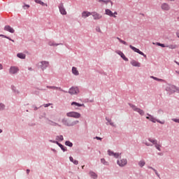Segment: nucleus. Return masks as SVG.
<instances>
[{"instance_id":"1","label":"nucleus","mask_w":179,"mask_h":179,"mask_svg":"<svg viewBox=\"0 0 179 179\" xmlns=\"http://www.w3.org/2000/svg\"><path fill=\"white\" fill-rule=\"evenodd\" d=\"M146 120H149L150 122H152L153 123L158 122V123H159L161 124H164V121L161 122L160 120H157V118L153 117V116H152V115H150L149 114H148V117H146Z\"/></svg>"},{"instance_id":"2","label":"nucleus","mask_w":179,"mask_h":179,"mask_svg":"<svg viewBox=\"0 0 179 179\" xmlns=\"http://www.w3.org/2000/svg\"><path fill=\"white\" fill-rule=\"evenodd\" d=\"M66 116L69 117H73L75 119H79L81 117V114L76 113V112H69L66 113Z\"/></svg>"},{"instance_id":"3","label":"nucleus","mask_w":179,"mask_h":179,"mask_svg":"<svg viewBox=\"0 0 179 179\" xmlns=\"http://www.w3.org/2000/svg\"><path fill=\"white\" fill-rule=\"evenodd\" d=\"M62 122L63 123V124L68 127H73L74 125L78 124V123H79V121L75 120L72 122H69L68 120L63 119V120H62Z\"/></svg>"},{"instance_id":"4","label":"nucleus","mask_w":179,"mask_h":179,"mask_svg":"<svg viewBox=\"0 0 179 179\" xmlns=\"http://www.w3.org/2000/svg\"><path fill=\"white\" fill-rule=\"evenodd\" d=\"M108 155L113 157L115 159H118L121 156V153L113 152L112 150H108Z\"/></svg>"},{"instance_id":"5","label":"nucleus","mask_w":179,"mask_h":179,"mask_svg":"<svg viewBox=\"0 0 179 179\" xmlns=\"http://www.w3.org/2000/svg\"><path fill=\"white\" fill-rule=\"evenodd\" d=\"M130 48L134 51V52H137V54L143 56V57L146 58V55H145L143 52L140 51L138 49L135 48L134 46L130 45Z\"/></svg>"},{"instance_id":"6","label":"nucleus","mask_w":179,"mask_h":179,"mask_svg":"<svg viewBox=\"0 0 179 179\" xmlns=\"http://www.w3.org/2000/svg\"><path fill=\"white\" fill-rule=\"evenodd\" d=\"M149 142H150L153 145H155V148H157V150L158 151H161V145L159 144H158L157 140H153L152 138H149Z\"/></svg>"},{"instance_id":"7","label":"nucleus","mask_w":179,"mask_h":179,"mask_svg":"<svg viewBox=\"0 0 179 179\" xmlns=\"http://www.w3.org/2000/svg\"><path fill=\"white\" fill-rule=\"evenodd\" d=\"M131 107L133 109V110L137 112L138 114H140V115H143L145 114V112L143 110H142L141 109L136 107V106L131 105Z\"/></svg>"},{"instance_id":"8","label":"nucleus","mask_w":179,"mask_h":179,"mask_svg":"<svg viewBox=\"0 0 179 179\" xmlns=\"http://www.w3.org/2000/svg\"><path fill=\"white\" fill-rule=\"evenodd\" d=\"M116 164L121 167H124L125 165H127V159H120V160L116 161Z\"/></svg>"},{"instance_id":"9","label":"nucleus","mask_w":179,"mask_h":179,"mask_svg":"<svg viewBox=\"0 0 179 179\" xmlns=\"http://www.w3.org/2000/svg\"><path fill=\"white\" fill-rule=\"evenodd\" d=\"M79 92L80 91L78 90V87H71V89H69V94L71 95H75Z\"/></svg>"},{"instance_id":"10","label":"nucleus","mask_w":179,"mask_h":179,"mask_svg":"<svg viewBox=\"0 0 179 179\" xmlns=\"http://www.w3.org/2000/svg\"><path fill=\"white\" fill-rule=\"evenodd\" d=\"M10 74H16L19 72V69L16 66H11L10 67L9 70Z\"/></svg>"},{"instance_id":"11","label":"nucleus","mask_w":179,"mask_h":179,"mask_svg":"<svg viewBox=\"0 0 179 179\" xmlns=\"http://www.w3.org/2000/svg\"><path fill=\"white\" fill-rule=\"evenodd\" d=\"M4 31H8L11 34H15V29H13L11 27H10L9 25H6L4 27Z\"/></svg>"},{"instance_id":"12","label":"nucleus","mask_w":179,"mask_h":179,"mask_svg":"<svg viewBox=\"0 0 179 179\" xmlns=\"http://www.w3.org/2000/svg\"><path fill=\"white\" fill-rule=\"evenodd\" d=\"M59 10L60 11V14L63 15H66V10H65L64 8H63V5L60 4V6H59Z\"/></svg>"},{"instance_id":"13","label":"nucleus","mask_w":179,"mask_h":179,"mask_svg":"<svg viewBox=\"0 0 179 179\" xmlns=\"http://www.w3.org/2000/svg\"><path fill=\"white\" fill-rule=\"evenodd\" d=\"M161 8L162 9V10H170V6H169V4L163 3L161 6Z\"/></svg>"},{"instance_id":"14","label":"nucleus","mask_w":179,"mask_h":179,"mask_svg":"<svg viewBox=\"0 0 179 179\" xmlns=\"http://www.w3.org/2000/svg\"><path fill=\"white\" fill-rule=\"evenodd\" d=\"M41 65H39V66H41V69L43 70L45 69L48 66V62H41Z\"/></svg>"},{"instance_id":"15","label":"nucleus","mask_w":179,"mask_h":179,"mask_svg":"<svg viewBox=\"0 0 179 179\" xmlns=\"http://www.w3.org/2000/svg\"><path fill=\"white\" fill-rule=\"evenodd\" d=\"M93 15V13H88L87 11L83 12V18H87L88 16H91Z\"/></svg>"},{"instance_id":"16","label":"nucleus","mask_w":179,"mask_h":179,"mask_svg":"<svg viewBox=\"0 0 179 179\" xmlns=\"http://www.w3.org/2000/svg\"><path fill=\"white\" fill-rule=\"evenodd\" d=\"M92 15H93V17L96 20L101 18V15H100L99 13H93V14Z\"/></svg>"},{"instance_id":"17","label":"nucleus","mask_w":179,"mask_h":179,"mask_svg":"<svg viewBox=\"0 0 179 179\" xmlns=\"http://www.w3.org/2000/svg\"><path fill=\"white\" fill-rule=\"evenodd\" d=\"M48 124L51 125V127H60V124L50 120H48Z\"/></svg>"},{"instance_id":"18","label":"nucleus","mask_w":179,"mask_h":179,"mask_svg":"<svg viewBox=\"0 0 179 179\" xmlns=\"http://www.w3.org/2000/svg\"><path fill=\"white\" fill-rule=\"evenodd\" d=\"M106 15H109V16L113 17H117V16L113 15V13L109 9H106Z\"/></svg>"},{"instance_id":"19","label":"nucleus","mask_w":179,"mask_h":179,"mask_svg":"<svg viewBox=\"0 0 179 179\" xmlns=\"http://www.w3.org/2000/svg\"><path fill=\"white\" fill-rule=\"evenodd\" d=\"M131 64L134 67H140V63L138 62L133 60L131 61Z\"/></svg>"},{"instance_id":"20","label":"nucleus","mask_w":179,"mask_h":179,"mask_svg":"<svg viewBox=\"0 0 179 179\" xmlns=\"http://www.w3.org/2000/svg\"><path fill=\"white\" fill-rule=\"evenodd\" d=\"M71 106H75L76 107H83L84 104L83 103H78L76 102H72V103H71Z\"/></svg>"},{"instance_id":"21","label":"nucleus","mask_w":179,"mask_h":179,"mask_svg":"<svg viewBox=\"0 0 179 179\" xmlns=\"http://www.w3.org/2000/svg\"><path fill=\"white\" fill-rule=\"evenodd\" d=\"M72 73H73L74 76L80 75V73L78 72V70L76 67H72Z\"/></svg>"},{"instance_id":"22","label":"nucleus","mask_w":179,"mask_h":179,"mask_svg":"<svg viewBox=\"0 0 179 179\" xmlns=\"http://www.w3.org/2000/svg\"><path fill=\"white\" fill-rule=\"evenodd\" d=\"M145 162L143 160L138 162V166H140L141 168L145 166Z\"/></svg>"},{"instance_id":"23","label":"nucleus","mask_w":179,"mask_h":179,"mask_svg":"<svg viewBox=\"0 0 179 179\" xmlns=\"http://www.w3.org/2000/svg\"><path fill=\"white\" fill-rule=\"evenodd\" d=\"M90 177H92L93 179H96L97 176L94 172H90Z\"/></svg>"},{"instance_id":"24","label":"nucleus","mask_w":179,"mask_h":179,"mask_svg":"<svg viewBox=\"0 0 179 179\" xmlns=\"http://www.w3.org/2000/svg\"><path fill=\"white\" fill-rule=\"evenodd\" d=\"M48 89H51V90H60V91H62V90L60 89V87H55V86L48 87Z\"/></svg>"},{"instance_id":"25","label":"nucleus","mask_w":179,"mask_h":179,"mask_svg":"<svg viewBox=\"0 0 179 179\" xmlns=\"http://www.w3.org/2000/svg\"><path fill=\"white\" fill-rule=\"evenodd\" d=\"M165 48H170L171 50H174L177 48V45H166Z\"/></svg>"},{"instance_id":"26","label":"nucleus","mask_w":179,"mask_h":179,"mask_svg":"<svg viewBox=\"0 0 179 179\" xmlns=\"http://www.w3.org/2000/svg\"><path fill=\"white\" fill-rule=\"evenodd\" d=\"M17 57L20 58V59H24L25 55L22 53L17 54Z\"/></svg>"},{"instance_id":"27","label":"nucleus","mask_w":179,"mask_h":179,"mask_svg":"<svg viewBox=\"0 0 179 179\" xmlns=\"http://www.w3.org/2000/svg\"><path fill=\"white\" fill-rule=\"evenodd\" d=\"M69 161H71L72 163H73V164L77 165L78 164V161L74 160L73 158H72V157H69Z\"/></svg>"},{"instance_id":"28","label":"nucleus","mask_w":179,"mask_h":179,"mask_svg":"<svg viewBox=\"0 0 179 179\" xmlns=\"http://www.w3.org/2000/svg\"><path fill=\"white\" fill-rule=\"evenodd\" d=\"M56 141H63V136H56Z\"/></svg>"},{"instance_id":"29","label":"nucleus","mask_w":179,"mask_h":179,"mask_svg":"<svg viewBox=\"0 0 179 179\" xmlns=\"http://www.w3.org/2000/svg\"><path fill=\"white\" fill-rule=\"evenodd\" d=\"M64 145L66 146H69L70 148H72V143H71L69 141H67L66 142H64Z\"/></svg>"},{"instance_id":"30","label":"nucleus","mask_w":179,"mask_h":179,"mask_svg":"<svg viewBox=\"0 0 179 179\" xmlns=\"http://www.w3.org/2000/svg\"><path fill=\"white\" fill-rule=\"evenodd\" d=\"M35 2H36V3L41 5L43 6H45V7L47 6V4L43 1H35Z\"/></svg>"},{"instance_id":"31","label":"nucleus","mask_w":179,"mask_h":179,"mask_svg":"<svg viewBox=\"0 0 179 179\" xmlns=\"http://www.w3.org/2000/svg\"><path fill=\"white\" fill-rule=\"evenodd\" d=\"M116 39L118 40V41H120V43L124 44V45H127V43L124 41H122L121 38H116Z\"/></svg>"},{"instance_id":"32","label":"nucleus","mask_w":179,"mask_h":179,"mask_svg":"<svg viewBox=\"0 0 179 179\" xmlns=\"http://www.w3.org/2000/svg\"><path fill=\"white\" fill-rule=\"evenodd\" d=\"M100 162H101V164H105V165H106V166L108 165V162H106V160H104V159H100Z\"/></svg>"},{"instance_id":"33","label":"nucleus","mask_w":179,"mask_h":179,"mask_svg":"<svg viewBox=\"0 0 179 179\" xmlns=\"http://www.w3.org/2000/svg\"><path fill=\"white\" fill-rule=\"evenodd\" d=\"M57 145H59V147L60 148V149H62V150H63V152L66 151V149H65L64 147H63V145H62V144L57 143Z\"/></svg>"},{"instance_id":"34","label":"nucleus","mask_w":179,"mask_h":179,"mask_svg":"<svg viewBox=\"0 0 179 179\" xmlns=\"http://www.w3.org/2000/svg\"><path fill=\"white\" fill-rule=\"evenodd\" d=\"M0 36L7 38V39L10 40V41H11V42H15V41L12 40L11 38H8V36H6L5 35H0Z\"/></svg>"},{"instance_id":"35","label":"nucleus","mask_w":179,"mask_h":179,"mask_svg":"<svg viewBox=\"0 0 179 179\" xmlns=\"http://www.w3.org/2000/svg\"><path fill=\"white\" fill-rule=\"evenodd\" d=\"M48 45H50V46H57L58 44H56L53 42H50V43H48Z\"/></svg>"},{"instance_id":"36","label":"nucleus","mask_w":179,"mask_h":179,"mask_svg":"<svg viewBox=\"0 0 179 179\" xmlns=\"http://www.w3.org/2000/svg\"><path fill=\"white\" fill-rule=\"evenodd\" d=\"M22 8H23V9L27 10V9L29 8V5L24 4Z\"/></svg>"},{"instance_id":"37","label":"nucleus","mask_w":179,"mask_h":179,"mask_svg":"<svg viewBox=\"0 0 179 179\" xmlns=\"http://www.w3.org/2000/svg\"><path fill=\"white\" fill-rule=\"evenodd\" d=\"M120 56L121 57V58H122V59H124V61H128V59L125 57L124 55H120Z\"/></svg>"},{"instance_id":"38","label":"nucleus","mask_w":179,"mask_h":179,"mask_svg":"<svg viewBox=\"0 0 179 179\" xmlns=\"http://www.w3.org/2000/svg\"><path fill=\"white\" fill-rule=\"evenodd\" d=\"M157 45L158 46L162 47V48L166 47V45H164V44H162V43H157Z\"/></svg>"},{"instance_id":"39","label":"nucleus","mask_w":179,"mask_h":179,"mask_svg":"<svg viewBox=\"0 0 179 179\" xmlns=\"http://www.w3.org/2000/svg\"><path fill=\"white\" fill-rule=\"evenodd\" d=\"M3 109H4V104L0 103V110H3Z\"/></svg>"},{"instance_id":"40","label":"nucleus","mask_w":179,"mask_h":179,"mask_svg":"<svg viewBox=\"0 0 179 179\" xmlns=\"http://www.w3.org/2000/svg\"><path fill=\"white\" fill-rule=\"evenodd\" d=\"M152 78H153V80L162 82V79H158L157 78H155V77H152Z\"/></svg>"},{"instance_id":"41","label":"nucleus","mask_w":179,"mask_h":179,"mask_svg":"<svg viewBox=\"0 0 179 179\" xmlns=\"http://www.w3.org/2000/svg\"><path fill=\"white\" fill-rule=\"evenodd\" d=\"M50 143H56V145L59 143V142H57V141H52V140H50Z\"/></svg>"},{"instance_id":"42","label":"nucleus","mask_w":179,"mask_h":179,"mask_svg":"<svg viewBox=\"0 0 179 179\" xmlns=\"http://www.w3.org/2000/svg\"><path fill=\"white\" fill-rule=\"evenodd\" d=\"M96 31L99 32V33H101V30H100L99 27H96Z\"/></svg>"},{"instance_id":"43","label":"nucleus","mask_w":179,"mask_h":179,"mask_svg":"<svg viewBox=\"0 0 179 179\" xmlns=\"http://www.w3.org/2000/svg\"><path fill=\"white\" fill-rule=\"evenodd\" d=\"M116 54H118L119 55H124V53L121 51L116 52Z\"/></svg>"},{"instance_id":"44","label":"nucleus","mask_w":179,"mask_h":179,"mask_svg":"<svg viewBox=\"0 0 179 179\" xmlns=\"http://www.w3.org/2000/svg\"><path fill=\"white\" fill-rule=\"evenodd\" d=\"M50 105H51V103H45V104L43 105V106H44V108H48Z\"/></svg>"},{"instance_id":"45","label":"nucleus","mask_w":179,"mask_h":179,"mask_svg":"<svg viewBox=\"0 0 179 179\" xmlns=\"http://www.w3.org/2000/svg\"><path fill=\"white\" fill-rule=\"evenodd\" d=\"M176 36H177V38H178V39H179V30H178V31L176 32Z\"/></svg>"},{"instance_id":"46","label":"nucleus","mask_w":179,"mask_h":179,"mask_svg":"<svg viewBox=\"0 0 179 179\" xmlns=\"http://www.w3.org/2000/svg\"><path fill=\"white\" fill-rule=\"evenodd\" d=\"M173 121H174V122H177L179 124V120L178 119H173Z\"/></svg>"},{"instance_id":"47","label":"nucleus","mask_w":179,"mask_h":179,"mask_svg":"<svg viewBox=\"0 0 179 179\" xmlns=\"http://www.w3.org/2000/svg\"><path fill=\"white\" fill-rule=\"evenodd\" d=\"M153 171H155V174H157V176L158 177H159V174H158V172L157 171V170H154V169H153Z\"/></svg>"},{"instance_id":"48","label":"nucleus","mask_w":179,"mask_h":179,"mask_svg":"<svg viewBox=\"0 0 179 179\" xmlns=\"http://www.w3.org/2000/svg\"><path fill=\"white\" fill-rule=\"evenodd\" d=\"M145 145H146V146H152V145L148 143H145Z\"/></svg>"},{"instance_id":"49","label":"nucleus","mask_w":179,"mask_h":179,"mask_svg":"<svg viewBox=\"0 0 179 179\" xmlns=\"http://www.w3.org/2000/svg\"><path fill=\"white\" fill-rule=\"evenodd\" d=\"M3 69V65L0 64V71Z\"/></svg>"},{"instance_id":"50","label":"nucleus","mask_w":179,"mask_h":179,"mask_svg":"<svg viewBox=\"0 0 179 179\" xmlns=\"http://www.w3.org/2000/svg\"><path fill=\"white\" fill-rule=\"evenodd\" d=\"M96 139H97V140H101V138L98 137V136H96Z\"/></svg>"},{"instance_id":"51","label":"nucleus","mask_w":179,"mask_h":179,"mask_svg":"<svg viewBox=\"0 0 179 179\" xmlns=\"http://www.w3.org/2000/svg\"><path fill=\"white\" fill-rule=\"evenodd\" d=\"M109 124H110V126H112V127H114V125H113V122L109 123Z\"/></svg>"},{"instance_id":"52","label":"nucleus","mask_w":179,"mask_h":179,"mask_svg":"<svg viewBox=\"0 0 179 179\" xmlns=\"http://www.w3.org/2000/svg\"><path fill=\"white\" fill-rule=\"evenodd\" d=\"M29 172H30L29 169L27 170V174H29Z\"/></svg>"},{"instance_id":"53","label":"nucleus","mask_w":179,"mask_h":179,"mask_svg":"<svg viewBox=\"0 0 179 179\" xmlns=\"http://www.w3.org/2000/svg\"><path fill=\"white\" fill-rule=\"evenodd\" d=\"M174 63H176V64L179 66V63L178 62L174 61Z\"/></svg>"},{"instance_id":"54","label":"nucleus","mask_w":179,"mask_h":179,"mask_svg":"<svg viewBox=\"0 0 179 179\" xmlns=\"http://www.w3.org/2000/svg\"><path fill=\"white\" fill-rule=\"evenodd\" d=\"M113 15H117V12L113 13Z\"/></svg>"},{"instance_id":"55","label":"nucleus","mask_w":179,"mask_h":179,"mask_svg":"<svg viewBox=\"0 0 179 179\" xmlns=\"http://www.w3.org/2000/svg\"><path fill=\"white\" fill-rule=\"evenodd\" d=\"M149 169H152V170H155L154 169H152V167H149Z\"/></svg>"},{"instance_id":"56","label":"nucleus","mask_w":179,"mask_h":179,"mask_svg":"<svg viewBox=\"0 0 179 179\" xmlns=\"http://www.w3.org/2000/svg\"><path fill=\"white\" fill-rule=\"evenodd\" d=\"M1 132H3V131L0 129V134H1Z\"/></svg>"},{"instance_id":"57","label":"nucleus","mask_w":179,"mask_h":179,"mask_svg":"<svg viewBox=\"0 0 179 179\" xmlns=\"http://www.w3.org/2000/svg\"><path fill=\"white\" fill-rule=\"evenodd\" d=\"M105 2H106V3H108V2L110 3V1H105Z\"/></svg>"},{"instance_id":"58","label":"nucleus","mask_w":179,"mask_h":179,"mask_svg":"<svg viewBox=\"0 0 179 179\" xmlns=\"http://www.w3.org/2000/svg\"><path fill=\"white\" fill-rule=\"evenodd\" d=\"M177 73H178V76H179V71H178V72H177Z\"/></svg>"},{"instance_id":"59","label":"nucleus","mask_w":179,"mask_h":179,"mask_svg":"<svg viewBox=\"0 0 179 179\" xmlns=\"http://www.w3.org/2000/svg\"><path fill=\"white\" fill-rule=\"evenodd\" d=\"M83 169L84 168V166H83V167H82Z\"/></svg>"},{"instance_id":"60","label":"nucleus","mask_w":179,"mask_h":179,"mask_svg":"<svg viewBox=\"0 0 179 179\" xmlns=\"http://www.w3.org/2000/svg\"><path fill=\"white\" fill-rule=\"evenodd\" d=\"M99 1H103V0H99Z\"/></svg>"},{"instance_id":"61","label":"nucleus","mask_w":179,"mask_h":179,"mask_svg":"<svg viewBox=\"0 0 179 179\" xmlns=\"http://www.w3.org/2000/svg\"><path fill=\"white\" fill-rule=\"evenodd\" d=\"M170 1H173V0H170Z\"/></svg>"}]
</instances>
